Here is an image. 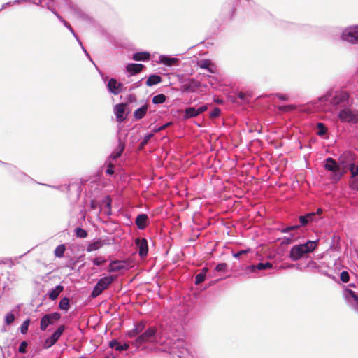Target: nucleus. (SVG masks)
I'll list each match as a JSON object with an SVG mask.
<instances>
[{
    "label": "nucleus",
    "mask_w": 358,
    "mask_h": 358,
    "mask_svg": "<svg viewBox=\"0 0 358 358\" xmlns=\"http://www.w3.org/2000/svg\"><path fill=\"white\" fill-rule=\"evenodd\" d=\"M157 341V328L151 327L147 329L145 332L140 334L135 340V345L140 347L148 343H155Z\"/></svg>",
    "instance_id": "nucleus-1"
},
{
    "label": "nucleus",
    "mask_w": 358,
    "mask_h": 358,
    "mask_svg": "<svg viewBox=\"0 0 358 358\" xmlns=\"http://www.w3.org/2000/svg\"><path fill=\"white\" fill-rule=\"evenodd\" d=\"M114 280L115 278L113 276H107L100 279L94 287L91 293V296L92 298H96L99 296L103 290L108 287Z\"/></svg>",
    "instance_id": "nucleus-2"
},
{
    "label": "nucleus",
    "mask_w": 358,
    "mask_h": 358,
    "mask_svg": "<svg viewBox=\"0 0 358 358\" xmlns=\"http://www.w3.org/2000/svg\"><path fill=\"white\" fill-rule=\"evenodd\" d=\"M338 118L342 122H358V111L350 108L342 109L338 113Z\"/></svg>",
    "instance_id": "nucleus-3"
},
{
    "label": "nucleus",
    "mask_w": 358,
    "mask_h": 358,
    "mask_svg": "<svg viewBox=\"0 0 358 358\" xmlns=\"http://www.w3.org/2000/svg\"><path fill=\"white\" fill-rule=\"evenodd\" d=\"M342 38L343 41L353 44L358 43V25L345 29L342 34Z\"/></svg>",
    "instance_id": "nucleus-4"
},
{
    "label": "nucleus",
    "mask_w": 358,
    "mask_h": 358,
    "mask_svg": "<svg viewBox=\"0 0 358 358\" xmlns=\"http://www.w3.org/2000/svg\"><path fill=\"white\" fill-rule=\"evenodd\" d=\"M173 356L177 358H189L190 355L188 350L185 347V343L178 340L175 343V345L172 348Z\"/></svg>",
    "instance_id": "nucleus-5"
},
{
    "label": "nucleus",
    "mask_w": 358,
    "mask_h": 358,
    "mask_svg": "<svg viewBox=\"0 0 358 358\" xmlns=\"http://www.w3.org/2000/svg\"><path fill=\"white\" fill-rule=\"evenodd\" d=\"M61 318V315L59 313H52L50 314H46L42 317L40 323V329L42 331H45L49 325L53 324L55 322L58 321Z\"/></svg>",
    "instance_id": "nucleus-6"
},
{
    "label": "nucleus",
    "mask_w": 358,
    "mask_h": 358,
    "mask_svg": "<svg viewBox=\"0 0 358 358\" xmlns=\"http://www.w3.org/2000/svg\"><path fill=\"white\" fill-rule=\"evenodd\" d=\"M324 168L333 173H335V176L338 179L341 178L343 174L340 173V166L337 164L335 159L331 157H328L325 159Z\"/></svg>",
    "instance_id": "nucleus-7"
},
{
    "label": "nucleus",
    "mask_w": 358,
    "mask_h": 358,
    "mask_svg": "<svg viewBox=\"0 0 358 358\" xmlns=\"http://www.w3.org/2000/svg\"><path fill=\"white\" fill-rule=\"evenodd\" d=\"M108 90L114 95H117L123 90V84L117 81L115 78H111L108 83Z\"/></svg>",
    "instance_id": "nucleus-8"
},
{
    "label": "nucleus",
    "mask_w": 358,
    "mask_h": 358,
    "mask_svg": "<svg viewBox=\"0 0 358 358\" xmlns=\"http://www.w3.org/2000/svg\"><path fill=\"white\" fill-rule=\"evenodd\" d=\"M305 254H306L301 246V245H294L293 246L289 252V257L294 260L296 261L301 259Z\"/></svg>",
    "instance_id": "nucleus-9"
},
{
    "label": "nucleus",
    "mask_w": 358,
    "mask_h": 358,
    "mask_svg": "<svg viewBox=\"0 0 358 358\" xmlns=\"http://www.w3.org/2000/svg\"><path fill=\"white\" fill-rule=\"evenodd\" d=\"M126 103H119L115 106L114 112L116 115L117 121L122 122L126 119L125 110Z\"/></svg>",
    "instance_id": "nucleus-10"
},
{
    "label": "nucleus",
    "mask_w": 358,
    "mask_h": 358,
    "mask_svg": "<svg viewBox=\"0 0 358 358\" xmlns=\"http://www.w3.org/2000/svg\"><path fill=\"white\" fill-rule=\"evenodd\" d=\"M201 86L200 82L195 79H191L182 85L183 92H195Z\"/></svg>",
    "instance_id": "nucleus-11"
},
{
    "label": "nucleus",
    "mask_w": 358,
    "mask_h": 358,
    "mask_svg": "<svg viewBox=\"0 0 358 358\" xmlns=\"http://www.w3.org/2000/svg\"><path fill=\"white\" fill-rule=\"evenodd\" d=\"M136 244L138 248V253L141 257H145L148 255V242L145 238H136Z\"/></svg>",
    "instance_id": "nucleus-12"
},
{
    "label": "nucleus",
    "mask_w": 358,
    "mask_h": 358,
    "mask_svg": "<svg viewBox=\"0 0 358 358\" xmlns=\"http://www.w3.org/2000/svg\"><path fill=\"white\" fill-rule=\"evenodd\" d=\"M148 216L146 214H139L135 220L137 227L143 230L148 226Z\"/></svg>",
    "instance_id": "nucleus-13"
},
{
    "label": "nucleus",
    "mask_w": 358,
    "mask_h": 358,
    "mask_svg": "<svg viewBox=\"0 0 358 358\" xmlns=\"http://www.w3.org/2000/svg\"><path fill=\"white\" fill-rule=\"evenodd\" d=\"M126 263L125 262L122 261H113L110 264L108 267V271L110 272H115L119 271L120 270L126 268L125 266Z\"/></svg>",
    "instance_id": "nucleus-14"
},
{
    "label": "nucleus",
    "mask_w": 358,
    "mask_h": 358,
    "mask_svg": "<svg viewBox=\"0 0 358 358\" xmlns=\"http://www.w3.org/2000/svg\"><path fill=\"white\" fill-rule=\"evenodd\" d=\"M144 67L145 66L141 64H129L126 69L130 75L133 76L141 72Z\"/></svg>",
    "instance_id": "nucleus-15"
},
{
    "label": "nucleus",
    "mask_w": 358,
    "mask_h": 358,
    "mask_svg": "<svg viewBox=\"0 0 358 358\" xmlns=\"http://www.w3.org/2000/svg\"><path fill=\"white\" fill-rule=\"evenodd\" d=\"M106 243L104 240H97L94 242L90 243L87 245L86 250L89 252L98 250L101 248Z\"/></svg>",
    "instance_id": "nucleus-16"
},
{
    "label": "nucleus",
    "mask_w": 358,
    "mask_h": 358,
    "mask_svg": "<svg viewBox=\"0 0 358 358\" xmlns=\"http://www.w3.org/2000/svg\"><path fill=\"white\" fill-rule=\"evenodd\" d=\"M125 145L124 143L120 139L118 146L116 150L110 155V158L112 159H116L120 157L124 150Z\"/></svg>",
    "instance_id": "nucleus-17"
},
{
    "label": "nucleus",
    "mask_w": 358,
    "mask_h": 358,
    "mask_svg": "<svg viewBox=\"0 0 358 358\" xmlns=\"http://www.w3.org/2000/svg\"><path fill=\"white\" fill-rule=\"evenodd\" d=\"M150 54L148 52L134 53L132 59L135 61H147L150 59Z\"/></svg>",
    "instance_id": "nucleus-18"
},
{
    "label": "nucleus",
    "mask_w": 358,
    "mask_h": 358,
    "mask_svg": "<svg viewBox=\"0 0 358 358\" xmlns=\"http://www.w3.org/2000/svg\"><path fill=\"white\" fill-rule=\"evenodd\" d=\"M109 346L112 348H115L117 351L126 350L129 348L128 344L124 343L122 345L116 340H112L111 341H110Z\"/></svg>",
    "instance_id": "nucleus-19"
},
{
    "label": "nucleus",
    "mask_w": 358,
    "mask_h": 358,
    "mask_svg": "<svg viewBox=\"0 0 358 358\" xmlns=\"http://www.w3.org/2000/svg\"><path fill=\"white\" fill-rule=\"evenodd\" d=\"M148 110V105L145 104L140 108L136 110L134 113V117L136 120L142 119L146 114Z\"/></svg>",
    "instance_id": "nucleus-20"
},
{
    "label": "nucleus",
    "mask_w": 358,
    "mask_h": 358,
    "mask_svg": "<svg viewBox=\"0 0 358 358\" xmlns=\"http://www.w3.org/2000/svg\"><path fill=\"white\" fill-rule=\"evenodd\" d=\"M162 82V78L158 75H151L148 77V78L146 80V85L147 86H152L154 85H157Z\"/></svg>",
    "instance_id": "nucleus-21"
},
{
    "label": "nucleus",
    "mask_w": 358,
    "mask_h": 358,
    "mask_svg": "<svg viewBox=\"0 0 358 358\" xmlns=\"http://www.w3.org/2000/svg\"><path fill=\"white\" fill-rule=\"evenodd\" d=\"M64 290V287L62 285H57L54 289L51 290L49 294V298L51 300H55L59 295V294Z\"/></svg>",
    "instance_id": "nucleus-22"
},
{
    "label": "nucleus",
    "mask_w": 358,
    "mask_h": 358,
    "mask_svg": "<svg viewBox=\"0 0 358 358\" xmlns=\"http://www.w3.org/2000/svg\"><path fill=\"white\" fill-rule=\"evenodd\" d=\"M301 245L303 247L305 252L306 253H309L310 252H313L315 249V247L317 245V242L316 241H308L306 243L301 244Z\"/></svg>",
    "instance_id": "nucleus-23"
},
{
    "label": "nucleus",
    "mask_w": 358,
    "mask_h": 358,
    "mask_svg": "<svg viewBox=\"0 0 358 358\" xmlns=\"http://www.w3.org/2000/svg\"><path fill=\"white\" fill-rule=\"evenodd\" d=\"M178 61V59L177 58H174V57H168L166 56H161L160 57V62L166 65V66H173L174 64H176L177 63V62Z\"/></svg>",
    "instance_id": "nucleus-24"
},
{
    "label": "nucleus",
    "mask_w": 358,
    "mask_h": 358,
    "mask_svg": "<svg viewBox=\"0 0 358 358\" xmlns=\"http://www.w3.org/2000/svg\"><path fill=\"white\" fill-rule=\"evenodd\" d=\"M198 113L194 107H189L185 110V119L192 118L194 117H196Z\"/></svg>",
    "instance_id": "nucleus-25"
},
{
    "label": "nucleus",
    "mask_w": 358,
    "mask_h": 358,
    "mask_svg": "<svg viewBox=\"0 0 358 358\" xmlns=\"http://www.w3.org/2000/svg\"><path fill=\"white\" fill-rule=\"evenodd\" d=\"M208 271L207 268H203L201 273L195 276V284L199 285L205 280L206 275Z\"/></svg>",
    "instance_id": "nucleus-26"
},
{
    "label": "nucleus",
    "mask_w": 358,
    "mask_h": 358,
    "mask_svg": "<svg viewBox=\"0 0 358 358\" xmlns=\"http://www.w3.org/2000/svg\"><path fill=\"white\" fill-rule=\"evenodd\" d=\"M144 329V324L143 323H139L137 324L136 328L129 331L128 335L129 337H134L138 335Z\"/></svg>",
    "instance_id": "nucleus-27"
},
{
    "label": "nucleus",
    "mask_w": 358,
    "mask_h": 358,
    "mask_svg": "<svg viewBox=\"0 0 358 358\" xmlns=\"http://www.w3.org/2000/svg\"><path fill=\"white\" fill-rule=\"evenodd\" d=\"M69 299L67 297L62 298L59 303V308L64 311H67L69 309Z\"/></svg>",
    "instance_id": "nucleus-28"
},
{
    "label": "nucleus",
    "mask_w": 358,
    "mask_h": 358,
    "mask_svg": "<svg viewBox=\"0 0 358 358\" xmlns=\"http://www.w3.org/2000/svg\"><path fill=\"white\" fill-rule=\"evenodd\" d=\"M65 250H66L65 245L61 244L55 248V250L54 251V255L55 257L61 258L64 256Z\"/></svg>",
    "instance_id": "nucleus-29"
},
{
    "label": "nucleus",
    "mask_w": 358,
    "mask_h": 358,
    "mask_svg": "<svg viewBox=\"0 0 358 358\" xmlns=\"http://www.w3.org/2000/svg\"><path fill=\"white\" fill-rule=\"evenodd\" d=\"M315 213H310L306 214V215H301L299 217L300 223L302 226H305L309 222L308 217H315Z\"/></svg>",
    "instance_id": "nucleus-30"
},
{
    "label": "nucleus",
    "mask_w": 358,
    "mask_h": 358,
    "mask_svg": "<svg viewBox=\"0 0 358 358\" xmlns=\"http://www.w3.org/2000/svg\"><path fill=\"white\" fill-rule=\"evenodd\" d=\"M166 101V96L163 94H159L152 98V102L155 104H160L164 103Z\"/></svg>",
    "instance_id": "nucleus-31"
},
{
    "label": "nucleus",
    "mask_w": 358,
    "mask_h": 358,
    "mask_svg": "<svg viewBox=\"0 0 358 358\" xmlns=\"http://www.w3.org/2000/svg\"><path fill=\"white\" fill-rule=\"evenodd\" d=\"M211 62L209 60H201L198 62V65L201 69H208L209 72L213 73V71L210 68Z\"/></svg>",
    "instance_id": "nucleus-32"
},
{
    "label": "nucleus",
    "mask_w": 358,
    "mask_h": 358,
    "mask_svg": "<svg viewBox=\"0 0 358 358\" xmlns=\"http://www.w3.org/2000/svg\"><path fill=\"white\" fill-rule=\"evenodd\" d=\"M317 134L318 136H322L325 134L327 131V128L325 127V125L323 123H317Z\"/></svg>",
    "instance_id": "nucleus-33"
},
{
    "label": "nucleus",
    "mask_w": 358,
    "mask_h": 358,
    "mask_svg": "<svg viewBox=\"0 0 358 358\" xmlns=\"http://www.w3.org/2000/svg\"><path fill=\"white\" fill-rule=\"evenodd\" d=\"M75 232H76V236L78 238H84L87 236V231L82 228H80V227L76 228L75 229Z\"/></svg>",
    "instance_id": "nucleus-34"
},
{
    "label": "nucleus",
    "mask_w": 358,
    "mask_h": 358,
    "mask_svg": "<svg viewBox=\"0 0 358 358\" xmlns=\"http://www.w3.org/2000/svg\"><path fill=\"white\" fill-rule=\"evenodd\" d=\"M255 267L257 268V270H264V269H270L273 268V264L271 262H266V263H259L257 264Z\"/></svg>",
    "instance_id": "nucleus-35"
},
{
    "label": "nucleus",
    "mask_w": 358,
    "mask_h": 358,
    "mask_svg": "<svg viewBox=\"0 0 358 358\" xmlns=\"http://www.w3.org/2000/svg\"><path fill=\"white\" fill-rule=\"evenodd\" d=\"M278 110L282 112H289L295 110L296 108V106L295 105H287V106H278Z\"/></svg>",
    "instance_id": "nucleus-36"
},
{
    "label": "nucleus",
    "mask_w": 358,
    "mask_h": 358,
    "mask_svg": "<svg viewBox=\"0 0 358 358\" xmlns=\"http://www.w3.org/2000/svg\"><path fill=\"white\" fill-rule=\"evenodd\" d=\"M66 327L64 325H61L58 327V329L54 332V334L52 335L53 337H55L57 341L61 336V335L64 331Z\"/></svg>",
    "instance_id": "nucleus-37"
},
{
    "label": "nucleus",
    "mask_w": 358,
    "mask_h": 358,
    "mask_svg": "<svg viewBox=\"0 0 358 358\" xmlns=\"http://www.w3.org/2000/svg\"><path fill=\"white\" fill-rule=\"evenodd\" d=\"M29 324H30V320L29 319L24 321V322L22 323V324L20 327V331L22 334H27Z\"/></svg>",
    "instance_id": "nucleus-38"
},
{
    "label": "nucleus",
    "mask_w": 358,
    "mask_h": 358,
    "mask_svg": "<svg viewBox=\"0 0 358 358\" xmlns=\"http://www.w3.org/2000/svg\"><path fill=\"white\" fill-rule=\"evenodd\" d=\"M15 320V315L12 313H9L6 315L5 322L7 324H12Z\"/></svg>",
    "instance_id": "nucleus-39"
},
{
    "label": "nucleus",
    "mask_w": 358,
    "mask_h": 358,
    "mask_svg": "<svg viewBox=\"0 0 358 358\" xmlns=\"http://www.w3.org/2000/svg\"><path fill=\"white\" fill-rule=\"evenodd\" d=\"M221 110L219 108H214L212 112L210 114V117L211 119H215L220 115Z\"/></svg>",
    "instance_id": "nucleus-40"
},
{
    "label": "nucleus",
    "mask_w": 358,
    "mask_h": 358,
    "mask_svg": "<svg viewBox=\"0 0 358 358\" xmlns=\"http://www.w3.org/2000/svg\"><path fill=\"white\" fill-rule=\"evenodd\" d=\"M341 280L343 282H348L350 280L349 273L347 271H342L340 275Z\"/></svg>",
    "instance_id": "nucleus-41"
},
{
    "label": "nucleus",
    "mask_w": 358,
    "mask_h": 358,
    "mask_svg": "<svg viewBox=\"0 0 358 358\" xmlns=\"http://www.w3.org/2000/svg\"><path fill=\"white\" fill-rule=\"evenodd\" d=\"M227 268V264L226 263H221L216 266L215 270L217 272L225 271Z\"/></svg>",
    "instance_id": "nucleus-42"
},
{
    "label": "nucleus",
    "mask_w": 358,
    "mask_h": 358,
    "mask_svg": "<svg viewBox=\"0 0 358 358\" xmlns=\"http://www.w3.org/2000/svg\"><path fill=\"white\" fill-rule=\"evenodd\" d=\"M350 171L352 173V176L354 177L358 175V165L355 166L354 164H351L350 166Z\"/></svg>",
    "instance_id": "nucleus-43"
},
{
    "label": "nucleus",
    "mask_w": 358,
    "mask_h": 358,
    "mask_svg": "<svg viewBox=\"0 0 358 358\" xmlns=\"http://www.w3.org/2000/svg\"><path fill=\"white\" fill-rule=\"evenodd\" d=\"M27 341H22L19 347L18 351L20 353H25L27 352Z\"/></svg>",
    "instance_id": "nucleus-44"
},
{
    "label": "nucleus",
    "mask_w": 358,
    "mask_h": 358,
    "mask_svg": "<svg viewBox=\"0 0 358 358\" xmlns=\"http://www.w3.org/2000/svg\"><path fill=\"white\" fill-rule=\"evenodd\" d=\"M106 262V259H103V257H96L95 259H93V263L94 265H96V266H99L103 263Z\"/></svg>",
    "instance_id": "nucleus-45"
},
{
    "label": "nucleus",
    "mask_w": 358,
    "mask_h": 358,
    "mask_svg": "<svg viewBox=\"0 0 358 358\" xmlns=\"http://www.w3.org/2000/svg\"><path fill=\"white\" fill-rule=\"evenodd\" d=\"M55 343L51 339L50 337L48 338L44 343V348H49L52 346Z\"/></svg>",
    "instance_id": "nucleus-46"
},
{
    "label": "nucleus",
    "mask_w": 358,
    "mask_h": 358,
    "mask_svg": "<svg viewBox=\"0 0 358 358\" xmlns=\"http://www.w3.org/2000/svg\"><path fill=\"white\" fill-rule=\"evenodd\" d=\"M152 136L153 135L152 134L146 135L141 143V147L143 148L145 145H146Z\"/></svg>",
    "instance_id": "nucleus-47"
},
{
    "label": "nucleus",
    "mask_w": 358,
    "mask_h": 358,
    "mask_svg": "<svg viewBox=\"0 0 358 358\" xmlns=\"http://www.w3.org/2000/svg\"><path fill=\"white\" fill-rule=\"evenodd\" d=\"M293 238H294L293 235H291V236H289V237L284 238L282 241V244H284V245L291 244L294 241Z\"/></svg>",
    "instance_id": "nucleus-48"
},
{
    "label": "nucleus",
    "mask_w": 358,
    "mask_h": 358,
    "mask_svg": "<svg viewBox=\"0 0 358 358\" xmlns=\"http://www.w3.org/2000/svg\"><path fill=\"white\" fill-rule=\"evenodd\" d=\"M250 249H248V250H241V251H239V252H236V253H234V254L233 255V256H234L235 258H238V257H240L241 255H245V254H247V253H248V252H250Z\"/></svg>",
    "instance_id": "nucleus-49"
},
{
    "label": "nucleus",
    "mask_w": 358,
    "mask_h": 358,
    "mask_svg": "<svg viewBox=\"0 0 358 358\" xmlns=\"http://www.w3.org/2000/svg\"><path fill=\"white\" fill-rule=\"evenodd\" d=\"M114 173L113 171V164L112 163H109L108 164L107 169L106 171V173L108 175H112Z\"/></svg>",
    "instance_id": "nucleus-50"
},
{
    "label": "nucleus",
    "mask_w": 358,
    "mask_h": 358,
    "mask_svg": "<svg viewBox=\"0 0 358 358\" xmlns=\"http://www.w3.org/2000/svg\"><path fill=\"white\" fill-rule=\"evenodd\" d=\"M279 99L282 101H287L289 99V96L286 94H276L275 95Z\"/></svg>",
    "instance_id": "nucleus-51"
},
{
    "label": "nucleus",
    "mask_w": 358,
    "mask_h": 358,
    "mask_svg": "<svg viewBox=\"0 0 358 358\" xmlns=\"http://www.w3.org/2000/svg\"><path fill=\"white\" fill-rule=\"evenodd\" d=\"M208 109V107L207 106H201L199 107V108L196 109V111L198 113V115L202 113H203L204 111H206V110Z\"/></svg>",
    "instance_id": "nucleus-52"
},
{
    "label": "nucleus",
    "mask_w": 358,
    "mask_h": 358,
    "mask_svg": "<svg viewBox=\"0 0 358 358\" xmlns=\"http://www.w3.org/2000/svg\"><path fill=\"white\" fill-rule=\"evenodd\" d=\"M256 265H250L249 266L247 269L250 271V272H255L256 270H257V268L255 267Z\"/></svg>",
    "instance_id": "nucleus-53"
},
{
    "label": "nucleus",
    "mask_w": 358,
    "mask_h": 358,
    "mask_svg": "<svg viewBox=\"0 0 358 358\" xmlns=\"http://www.w3.org/2000/svg\"><path fill=\"white\" fill-rule=\"evenodd\" d=\"M291 231V228H290V227H286V228L282 229L280 230V231H281L282 233H287V232H289V231Z\"/></svg>",
    "instance_id": "nucleus-54"
},
{
    "label": "nucleus",
    "mask_w": 358,
    "mask_h": 358,
    "mask_svg": "<svg viewBox=\"0 0 358 358\" xmlns=\"http://www.w3.org/2000/svg\"><path fill=\"white\" fill-rule=\"evenodd\" d=\"M350 293L353 299L358 303V296L352 291H350Z\"/></svg>",
    "instance_id": "nucleus-55"
},
{
    "label": "nucleus",
    "mask_w": 358,
    "mask_h": 358,
    "mask_svg": "<svg viewBox=\"0 0 358 358\" xmlns=\"http://www.w3.org/2000/svg\"><path fill=\"white\" fill-rule=\"evenodd\" d=\"M165 128H166V125H163V126L159 127L157 129H156L155 131L157 132V131H162V130L164 129Z\"/></svg>",
    "instance_id": "nucleus-56"
},
{
    "label": "nucleus",
    "mask_w": 358,
    "mask_h": 358,
    "mask_svg": "<svg viewBox=\"0 0 358 358\" xmlns=\"http://www.w3.org/2000/svg\"><path fill=\"white\" fill-rule=\"evenodd\" d=\"M299 227H300V226H299V225H294V226H291V227H290L291 230L298 229Z\"/></svg>",
    "instance_id": "nucleus-57"
},
{
    "label": "nucleus",
    "mask_w": 358,
    "mask_h": 358,
    "mask_svg": "<svg viewBox=\"0 0 358 358\" xmlns=\"http://www.w3.org/2000/svg\"><path fill=\"white\" fill-rule=\"evenodd\" d=\"M238 97L241 98V99H243V97H244L243 93L240 92L239 94H238Z\"/></svg>",
    "instance_id": "nucleus-58"
},
{
    "label": "nucleus",
    "mask_w": 358,
    "mask_h": 358,
    "mask_svg": "<svg viewBox=\"0 0 358 358\" xmlns=\"http://www.w3.org/2000/svg\"><path fill=\"white\" fill-rule=\"evenodd\" d=\"M50 337L51 338V339H52L55 343H56V342L57 341V340L55 337H53L52 336H50Z\"/></svg>",
    "instance_id": "nucleus-59"
},
{
    "label": "nucleus",
    "mask_w": 358,
    "mask_h": 358,
    "mask_svg": "<svg viewBox=\"0 0 358 358\" xmlns=\"http://www.w3.org/2000/svg\"><path fill=\"white\" fill-rule=\"evenodd\" d=\"M321 213H322V209H320H320H318V210H317V212H316L315 215H316V214H320Z\"/></svg>",
    "instance_id": "nucleus-60"
},
{
    "label": "nucleus",
    "mask_w": 358,
    "mask_h": 358,
    "mask_svg": "<svg viewBox=\"0 0 358 358\" xmlns=\"http://www.w3.org/2000/svg\"><path fill=\"white\" fill-rule=\"evenodd\" d=\"M313 217H308L309 222L313 221Z\"/></svg>",
    "instance_id": "nucleus-61"
},
{
    "label": "nucleus",
    "mask_w": 358,
    "mask_h": 358,
    "mask_svg": "<svg viewBox=\"0 0 358 358\" xmlns=\"http://www.w3.org/2000/svg\"><path fill=\"white\" fill-rule=\"evenodd\" d=\"M170 124H171V123H167V124H166L165 125H166V127H169V125H170Z\"/></svg>",
    "instance_id": "nucleus-62"
},
{
    "label": "nucleus",
    "mask_w": 358,
    "mask_h": 358,
    "mask_svg": "<svg viewBox=\"0 0 358 358\" xmlns=\"http://www.w3.org/2000/svg\"><path fill=\"white\" fill-rule=\"evenodd\" d=\"M112 358H114V357H112Z\"/></svg>",
    "instance_id": "nucleus-63"
}]
</instances>
